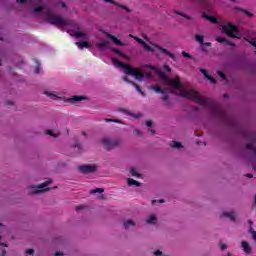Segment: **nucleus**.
Masks as SVG:
<instances>
[{
    "mask_svg": "<svg viewBox=\"0 0 256 256\" xmlns=\"http://www.w3.org/2000/svg\"><path fill=\"white\" fill-rule=\"evenodd\" d=\"M158 203H164V201L163 200H159Z\"/></svg>",
    "mask_w": 256,
    "mask_h": 256,
    "instance_id": "0e129e2a",
    "label": "nucleus"
},
{
    "mask_svg": "<svg viewBox=\"0 0 256 256\" xmlns=\"http://www.w3.org/2000/svg\"><path fill=\"white\" fill-rule=\"evenodd\" d=\"M164 69H165V71H171V67H169V66H164Z\"/></svg>",
    "mask_w": 256,
    "mask_h": 256,
    "instance_id": "09e8293b",
    "label": "nucleus"
},
{
    "mask_svg": "<svg viewBox=\"0 0 256 256\" xmlns=\"http://www.w3.org/2000/svg\"><path fill=\"white\" fill-rule=\"evenodd\" d=\"M234 9H235V11H241L242 13H243V11H245V9L239 8V7H235Z\"/></svg>",
    "mask_w": 256,
    "mask_h": 256,
    "instance_id": "a18cd8bd",
    "label": "nucleus"
},
{
    "mask_svg": "<svg viewBox=\"0 0 256 256\" xmlns=\"http://www.w3.org/2000/svg\"><path fill=\"white\" fill-rule=\"evenodd\" d=\"M73 37H82V39H89V36L87 35V32H78L73 34Z\"/></svg>",
    "mask_w": 256,
    "mask_h": 256,
    "instance_id": "393cba45",
    "label": "nucleus"
},
{
    "mask_svg": "<svg viewBox=\"0 0 256 256\" xmlns=\"http://www.w3.org/2000/svg\"><path fill=\"white\" fill-rule=\"evenodd\" d=\"M246 177H248L249 179L253 178V174H246Z\"/></svg>",
    "mask_w": 256,
    "mask_h": 256,
    "instance_id": "603ef678",
    "label": "nucleus"
},
{
    "mask_svg": "<svg viewBox=\"0 0 256 256\" xmlns=\"http://www.w3.org/2000/svg\"><path fill=\"white\" fill-rule=\"evenodd\" d=\"M135 225H136V222L131 219H127L123 223L124 229H131V227H135Z\"/></svg>",
    "mask_w": 256,
    "mask_h": 256,
    "instance_id": "2eb2a0df",
    "label": "nucleus"
},
{
    "mask_svg": "<svg viewBox=\"0 0 256 256\" xmlns=\"http://www.w3.org/2000/svg\"><path fill=\"white\" fill-rule=\"evenodd\" d=\"M170 146L172 147V149H181L183 148V145L181 144V142H177V141H173Z\"/></svg>",
    "mask_w": 256,
    "mask_h": 256,
    "instance_id": "a878e982",
    "label": "nucleus"
},
{
    "mask_svg": "<svg viewBox=\"0 0 256 256\" xmlns=\"http://www.w3.org/2000/svg\"><path fill=\"white\" fill-rule=\"evenodd\" d=\"M79 209H83V206H77L76 210L79 211Z\"/></svg>",
    "mask_w": 256,
    "mask_h": 256,
    "instance_id": "4d7b16f0",
    "label": "nucleus"
},
{
    "mask_svg": "<svg viewBox=\"0 0 256 256\" xmlns=\"http://www.w3.org/2000/svg\"><path fill=\"white\" fill-rule=\"evenodd\" d=\"M133 39H135V41L140 43V45H142V47L145 49V51H150L152 53H155L156 49H159V51H162V53H164V55H167L170 59H173V60L176 59L175 54L169 52L167 49H165L157 44L149 45L145 41H143V39L137 38V37H133Z\"/></svg>",
    "mask_w": 256,
    "mask_h": 256,
    "instance_id": "20e7f679",
    "label": "nucleus"
},
{
    "mask_svg": "<svg viewBox=\"0 0 256 256\" xmlns=\"http://www.w3.org/2000/svg\"><path fill=\"white\" fill-rule=\"evenodd\" d=\"M96 47L99 49V51H103L104 49L109 48V42L106 39H100L96 43Z\"/></svg>",
    "mask_w": 256,
    "mask_h": 256,
    "instance_id": "ddd939ff",
    "label": "nucleus"
},
{
    "mask_svg": "<svg viewBox=\"0 0 256 256\" xmlns=\"http://www.w3.org/2000/svg\"><path fill=\"white\" fill-rule=\"evenodd\" d=\"M127 183L130 187H140L141 183H139L137 180H134L132 178H128Z\"/></svg>",
    "mask_w": 256,
    "mask_h": 256,
    "instance_id": "aec40b11",
    "label": "nucleus"
},
{
    "mask_svg": "<svg viewBox=\"0 0 256 256\" xmlns=\"http://www.w3.org/2000/svg\"><path fill=\"white\" fill-rule=\"evenodd\" d=\"M44 95L50 97V99H53L54 101H57V99H61V92L57 91H45Z\"/></svg>",
    "mask_w": 256,
    "mask_h": 256,
    "instance_id": "f8f14e48",
    "label": "nucleus"
},
{
    "mask_svg": "<svg viewBox=\"0 0 256 256\" xmlns=\"http://www.w3.org/2000/svg\"><path fill=\"white\" fill-rule=\"evenodd\" d=\"M162 99L163 101H167L169 99V96H167V94H163Z\"/></svg>",
    "mask_w": 256,
    "mask_h": 256,
    "instance_id": "a19ab883",
    "label": "nucleus"
},
{
    "mask_svg": "<svg viewBox=\"0 0 256 256\" xmlns=\"http://www.w3.org/2000/svg\"><path fill=\"white\" fill-rule=\"evenodd\" d=\"M33 253H34V250H33V249H28V250L26 251V255H33Z\"/></svg>",
    "mask_w": 256,
    "mask_h": 256,
    "instance_id": "58836bf2",
    "label": "nucleus"
},
{
    "mask_svg": "<svg viewBox=\"0 0 256 256\" xmlns=\"http://www.w3.org/2000/svg\"><path fill=\"white\" fill-rule=\"evenodd\" d=\"M130 85H133L134 87H136V91H138V93L145 96V93L143 91H141V88L139 86H137V84H135V82H130Z\"/></svg>",
    "mask_w": 256,
    "mask_h": 256,
    "instance_id": "cd10ccee",
    "label": "nucleus"
},
{
    "mask_svg": "<svg viewBox=\"0 0 256 256\" xmlns=\"http://www.w3.org/2000/svg\"><path fill=\"white\" fill-rule=\"evenodd\" d=\"M220 219H230V221H235V219H237V214L233 211H224L220 214Z\"/></svg>",
    "mask_w": 256,
    "mask_h": 256,
    "instance_id": "9b49d317",
    "label": "nucleus"
},
{
    "mask_svg": "<svg viewBox=\"0 0 256 256\" xmlns=\"http://www.w3.org/2000/svg\"><path fill=\"white\" fill-rule=\"evenodd\" d=\"M218 75H219V77H221V79H222L223 81H225L226 77H225V75H224L223 73L218 72Z\"/></svg>",
    "mask_w": 256,
    "mask_h": 256,
    "instance_id": "ea45409f",
    "label": "nucleus"
},
{
    "mask_svg": "<svg viewBox=\"0 0 256 256\" xmlns=\"http://www.w3.org/2000/svg\"><path fill=\"white\" fill-rule=\"evenodd\" d=\"M90 193L92 195H94V193H103V189L102 188H96L94 190H91Z\"/></svg>",
    "mask_w": 256,
    "mask_h": 256,
    "instance_id": "473e14b6",
    "label": "nucleus"
},
{
    "mask_svg": "<svg viewBox=\"0 0 256 256\" xmlns=\"http://www.w3.org/2000/svg\"><path fill=\"white\" fill-rule=\"evenodd\" d=\"M146 223H148V225H155L157 223V217H155V215L148 217Z\"/></svg>",
    "mask_w": 256,
    "mask_h": 256,
    "instance_id": "4be33fe9",
    "label": "nucleus"
},
{
    "mask_svg": "<svg viewBox=\"0 0 256 256\" xmlns=\"http://www.w3.org/2000/svg\"><path fill=\"white\" fill-rule=\"evenodd\" d=\"M243 11V13L245 14V15H247V17H250V18H252L253 16H254V14L253 13H251L249 10H242Z\"/></svg>",
    "mask_w": 256,
    "mask_h": 256,
    "instance_id": "72a5a7b5",
    "label": "nucleus"
},
{
    "mask_svg": "<svg viewBox=\"0 0 256 256\" xmlns=\"http://www.w3.org/2000/svg\"><path fill=\"white\" fill-rule=\"evenodd\" d=\"M104 3H111V5H116L117 7H121V9H124L125 11H131L129 10V8H127V6L125 5H121L119 3H117L115 0H103Z\"/></svg>",
    "mask_w": 256,
    "mask_h": 256,
    "instance_id": "dca6fc26",
    "label": "nucleus"
},
{
    "mask_svg": "<svg viewBox=\"0 0 256 256\" xmlns=\"http://www.w3.org/2000/svg\"><path fill=\"white\" fill-rule=\"evenodd\" d=\"M49 185H51V181H46L38 186H30L28 188V193L30 195H35L37 193H41L42 191H48L49 189H47V187H49Z\"/></svg>",
    "mask_w": 256,
    "mask_h": 256,
    "instance_id": "0eeeda50",
    "label": "nucleus"
},
{
    "mask_svg": "<svg viewBox=\"0 0 256 256\" xmlns=\"http://www.w3.org/2000/svg\"><path fill=\"white\" fill-rule=\"evenodd\" d=\"M147 67L157 72L162 83L166 87H169L171 93H175V95H179L180 97H184L185 99H190V101H194L195 103L202 105V107H211V100L205 99V97L201 96L199 92L195 90L183 89V85L179 80V76H176L175 79L173 80L169 78L167 75H165V73L162 72V70L157 69L155 66H147Z\"/></svg>",
    "mask_w": 256,
    "mask_h": 256,
    "instance_id": "f257e3e1",
    "label": "nucleus"
},
{
    "mask_svg": "<svg viewBox=\"0 0 256 256\" xmlns=\"http://www.w3.org/2000/svg\"><path fill=\"white\" fill-rule=\"evenodd\" d=\"M76 147H79V144H76Z\"/></svg>",
    "mask_w": 256,
    "mask_h": 256,
    "instance_id": "774afa93",
    "label": "nucleus"
},
{
    "mask_svg": "<svg viewBox=\"0 0 256 256\" xmlns=\"http://www.w3.org/2000/svg\"><path fill=\"white\" fill-rule=\"evenodd\" d=\"M150 89H153L155 91V93H163V91H161V88L159 86H151Z\"/></svg>",
    "mask_w": 256,
    "mask_h": 256,
    "instance_id": "c85d7f7f",
    "label": "nucleus"
},
{
    "mask_svg": "<svg viewBox=\"0 0 256 256\" xmlns=\"http://www.w3.org/2000/svg\"><path fill=\"white\" fill-rule=\"evenodd\" d=\"M76 45L79 49H89L91 47V43L87 41L76 42Z\"/></svg>",
    "mask_w": 256,
    "mask_h": 256,
    "instance_id": "6ab92c4d",
    "label": "nucleus"
},
{
    "mask_svg": "<svg viewBox=\"0 0 256 256\" xmlns=\"http://www.w3.org/2000/svg\"><path fill=\"white\" fill-rule=\"evenodd\" d=\"M219 247H220L221 251H225V250L227 249V244L221 242V243L219 244Z\"/></svg>",
    "mask_w": 256,
    "mask_h": 256,
    "instance_id": "c9c22d12",
    "label": "nucleus"
},
{
    "mask_svg": "<svg viewBox=\"0 0 256 256\" xmlns=\"http://www.w3.org/2000/svg\"><path fill=\"white\" fill-rule=\"evenodd\" d=\"M154 203H157V200H153V201H152V205H153Z\"/></svg>",
    "mask_w": 256,
    "mask_h": 256,
    "instance_id": "e2e57ef3",
    "label": "nucleus"
},
{
    "mask_svg": "<svg viewBox=\"0 0 256 256\" xmlns=\"http://www.w3.org/2000/svg\"><path fill=\"white\" fill-rule=\"evenodd\" d=\"M17 1V3H25V1H27V0H16Z\"/></svg>",
    "mask_w": 256,
    "mask_h": 256,
    "instance_id": "5fc2aeb1",
    "label": "nucleus"
},
{
    "mask_svg": "<svg viewBox=\"0 0 256 256\" xmlns=\"http://www.w3.org/2000/svg\"><path fill=\"white\" fill-rule=\"evenodd\" d=\"M112 63L117 69H123V73H125V75H132V77H135L137 81H143V78L145 77L143 71L137 68H133L125 63H122L115 58H112Z\"/></svg>",
    "mask_w": 256,
    "mask_h": 256,
    "instance_id": "7ed1b4c3",
    "label": "nucleus"
},
{
    "mask_svg": "<svg viewBox=\"0 0 256 256\" xmlns=\"http://www.w3.org/2000/svg\"><path fill=\"white\" fill-rule=\"evenodd\" d=\"M247 148H248V149H253V144H248V145H247Z\"/></svg>",
    "mask_w": 256,
    "mask_h": 256,
    "instance_id": "864d4df0",
    "label": "nucleus"
},
{
    "mask_svg": "<svg viewBox=\"0 0 256 256\" xmlns=\"http://www.w3.org/2000/svg\"><path fill=\"white\" fill-rule=\"evenodd\" d=\"M215 39L218 43H229L225 38L216 37Z\"/></svg>",
    "mask_w": 256,
    "mask_h": 256,
    "instance_id": "2f4dec72",
    "label": "nucleus"
},
{
    "mask_svg": "<svg viewBox=\"0 0 256 256\" xmlns=\"http://www.w3.org/2000/svg\"><path fill=\"white\" fill-rule=\"evenodd\" d=\"M99 143H101L105 149H115V147H119V145H121V140L103 137L99 140Z\"/></svg>",
    "mask_w": 256,
    "mask_h": 256,
    "instance_id": "423d86ee",
    "label": "nucleus"
},
{
    "mask_svg": "<svg viewBox=\"0 0 256 256\" xmlns=\"http://www.w3.org/2000/svg\"><path fill=\"white\" fill-rule=\"evenodd\" d=\"M134 134H135V135H139L140 137H141V135H143V133H142L141 130H139V129H135V130H134Z\"/></svg>",
    "mask_w": 256,
    "mask_h": 256,
    "instance_id": "4c0bfd02",
    "label": "nucleus"
},
{
    "mask_svg": "<svg viewBox=\"0 0 256 256\" xmlns=\"http://www.w3.org/2000/svg\"><path fill=\"white\" fill-rule=\"evenodd\" d=\"M110 51H112L113 53H116V55H119L120 57H122V59H129V56L125 55L120 50H117L115 48H110Z\"/></svg>",
    "mask_w": 256,
    "mask_h": 256,
    "instance_id": "412c9836",
    "label": "nucleus"
},
{
    "mask_svg": "<svg viewBox=\"0 0 256 256\" xmlns=\"http://www.w3.org/2000/svg\"><path fill=\"white\" fill-rule=\"evenodd\" d=\"M35 13H44L48 23H51L52 25H69V23H71L70 21L68 20H65L63 19V17L53 13V11L51 9H45V7L43 6H39V7H36L34 9Z\"/></svg>",
    "mask_w": 256,
    "mask_h": 256,
    "instance_id": "f03ea898",
    "label": "nucleus"
},
{
    "mask_svg": "<svg viewBox=\"0 0 256 256\" xmlns=\"http://www.w3.org/2000/svg\"><path fill=\"white\" fill-rule=\"evenodd\" d=\"M253 153H254V155H256V150L255 149H253Z\"/></svg>",
    "mask_w": 256,
    "mask_h": 256,
    "instance_id": "69168bd1",
    "label": "nucleus"
},
{
    "mask_svg": "<svg viewBox=\"0 0 256 256\" xmlns=\"http://www.w3.org/2000/svg\"><path fill=\"white\" fill-rule=\"evenodd\" d=\"M194 38L197 43H200V45H203L205 41V36L196 34Z\"/></svg>",
    "mask_w": 256,
    "mask_h": 256,
    "instance_id": "b1692460",
    "label": "nucleus"
},
{
    "mask_svg": "<svg viewBox=\"0 0 256 256\" xmlns=\"http://www.w3.org/2000/svg\"><path fill=\"white\" fill-rule=\"evenodd\" d=\"M202 45H205L206 47H211V42H206V43L203 42Z\"/></svg>",
    "mask_w": 256,
    "mask_h": 256,
    "instance_id": "de8ad7c7",
    "label": "nucleus"
},
{
    "mask_svg": "<svg viewBox=\"0 0 256 256\" xmlns=\"http://www.w3.org/2000/svg\"><path fill=\"white\" fill-rule=\"evenodd\" d=\"M130 173L132 177H141V174H139V172H137V169L135 168H131Z\"/></svg>",
    "mask_w": 256,
    "mask_h": 256,
    "instance_id": "bb28decb",
    "label": "nucleus"
},
{
    "mask_svg": "<svg viewBox=\"0 0 256 256\" xmlns=\"http://www.w3.org/2000/svg\"><path fill=\"white\" fill-rule=\"evenodd\" d=\"M119 111H121V113H124V115H127V117H129L130 119H141V117H143V114H141L140 112L135 113L123 108H120Z\"/></svg>",
    "mask_w": 256,
    "mask_h": 256,
    "instance_id": "1a4fd4ad",
    "label": "nucleus"
},
{
    "mask_svg": "<svg viewBox=\"0 0 256 256\" xmlns=\"http://www.w3.org/2000/svg\"><path fill=\"white\" fill-rule=\"evenodd\" d=\"M203 18L207 19V21H210L211 23H219V21L217 20V18H215V16H209L207 14H203Z\"/></svg>",
    "mask_w": 256,
    "mask_h": 256,
    "instance_id": "5701e85b",
    "label": "nucleus"
},
{
    "mask_svg": "<svg viewBox=\"0 0 256 256\" xmlns=\"http://www.w3.org/2000/svg\"><path fill=\"white\" fill-rule=\"evenodd\" d=\"M35 73H39V68H36Z\"/></svg>",
    "mask_w": 256,
    "mask_h": 256,
    "instance_id": "13d9d810",
    "label": "nucleus"
},
{
    "mask_svg": "<svg viewBox=\"0 0 256 256\" xmlns=\"http://www.w3.org/2000/svg\"><path fill=\"white\" fill-rule=\"evenodd\" d=\"M151 125H153V123L151 121H146V126L147 127H151Z\"/></svg>",
    "mask_w": 256,
    "mask_h": 256,
    "instance_id": "49530a36",
    "label": "nucleus"
},
{
    "mask_svg": "<svg viewBox=\"0 0 256 256\" xmlns=\"http://www.w3.org/2000/svg\"><path fill=\"white\" fill-rule=\"evenodd\" d=\"M229 45H231L232 47H235V44H233V43H229Z\"/></svg>",
    "mask_w": 256,
    "mask_h": 256,
    "instance_id": "680f3d73",
    "label": "nucleus"
},
{
    "mask_svg": "<svg viewBox=\"0 0 256 256\" xmlns=\"http://www.w3.org/2000/svg\"><path fill=\"white\" fill-rule=\"evenodd\" d=\"M62 7H65V3L62 4Z\"/></svg>",
    "mask_w": 256,
    "mask_h": 256,
    "instance_id": "338daca9",
    "label": "nucleus"
},
{
    "mask_svg": "<svg viewBox=\"0 0 256 256\" xmlns=\"http://www.w3.org/2000/svg\"><path fill=\"white\" fill-rule=\"evenodd\" d=\"M0 247H7V244H5V243H0Z\"/></svg>",
    "mask_w": 256,
    "mask_h": 256,
    "instance_id": "6e6d98bb",
    "label": "nucleus"
},
{
    "mask_svg": "<svg viewBox=\"0 0 256 256\" xmlns=\"http://www.w3.org/2000/svg\"><path fill=\"white\" fill-rule=\"evenodd\" d=\"M198 3H200V5H205V3H207V0H198Z\"/></svg>",
    "mask_w": 256,
    "mask_h": 256,
    "instance_id": "37998d69",
    "label": "nucleus"
},
{
    "mask_svg": "<svg viewBox=\"0 0 256 256\" xmlns=\"http://www.w3.org/2000/svg\"><path fill=\"white\" fill-rule=\"evenodd\" d=\"M182 56L185 57L186 59H191V56L189 55V53L185 51L182 52Z\"/></svg>",
    "mask_w": 256,
    "mask_h": 256,
    "instance_id": "e433bc0d",
    "label": "nucleus"
},
{
    "mask_svg": "<svg viewBox=\"0 0 256 256\" xmlns=\"http://www.w3.org/2000/svg\"><path fill=\"white\" fill-rule=\"evenodd\" d=\"M200 73H202V75H204L205 79H208V81H210V83L215 84L217 81L215 80V78L209 76V74H207V70L205 69H200Z\"/></svg>",
    "mask_w": 256,
    "mask_h": 256,
    "instance_id": "a211bd4d",
    "label": "nucleus"
},
{
    "mask_svg": "<svg viewBox=\"0 0 256 256\" xmlns=\"http://www.w3.org/2000/svg\"><path fill=\"white\" fill-rule=\"evenodd\" d=\"M152 135H155V130H151Z\"/></svg>",
    "mask_w": 256,
    "mask_h": 256,
    "instance_id": "bf43d9fd",
    "label": "nucleus"
},
{
    "mask_svg": "<svg viewBox=\"0 0 256 256\" xmlns=\"http://www.w3.org/2000/svg\"><path fill=\"white\" fill-rule=\"evenodd\" d=\"M122 80H124L126 83H133V81H129V79L127 77H123Z\"/></svg>",
    "mask_w": 256,
    "mask_h": 256,
    "instance_id": "79ce46f5",
    "label": "nucleus"
},
{
    "mask_svg": "<svg viewBox=\"0 0 256 256\" xmlns=\"http://www.w3.org/2000/svg\"><path fill=\"white\" fill-rule=\"evenodd\" d=\"M241 247L245 253V255H251V246L249 245V243H247V241H242Z\"/></svg>",
    "mask_w": 256,
    "mask_h": 256,
    "instance_id": "4468645a",
    "label": "nucleus"
},
{
    "mask_svg": "<svg viewBox=\"0 0 256 256\" xmlns=\"http://www.w3.org/2000/svg\"><path fill=\"white\" fill-rule=\"evenodd\" d=\"M225 256H233V255H231V253H227Z\"/></svg>",
    "mask_w": 256,
    "mask_h": 256,
    "instance_id": "052dcab7",
    "label": "nucleus"
},
{
    "mask_svg": "<svg viewBox=\"0 0 256 256\" xmlns=\"http://www.w3.org/2000/svg\"><path fill=\"white\" fill-rule=\"evenodd\" d=\"M87 99V97L85 96H72L68 99H65V103H67V105H72L73 107H77V105H79V103H81V101H85Z\"/></svg>",
    "mask_w": 256,
    "mask_h": 256,
    "instance_id": "6e6552de",
    "label": "nucleus"
},
{
    "mask_svg": "<svg viewBox=\"0 0 256 256\" xmlns=\"http://www.w3.org/2000/svg\"><path fill=\"white\" fill-rule=\"evenodd\" d=\"M176 15H181L182 17H184L185 19H191V17H189V16H187V15H185V14H183V13H181V12H179V11H175L174 12Z\"/></svg>",
    "mask_w": 256,
    "mask_h": 256,
    "instance_id": "f704fd0d",
    "label": "nucleus"
},
{
    "mask_svg": "<svg viewBox=\"0 0 256 256\" xmlns=\"http://www.w3.org/2000/svg\"><path fill=\"white\" fill-rule=\"evenodd\" d=\"M108 39H111L113 41V43H115V45H119L120 47H123V45H125L124 43L121 42V40L117 39V37L107 33L106 34Z\"/></svg>",
    "mask_w": 256,
    "mask_h": 256,
    "instance_id": "f3484780",
    "label": "nucleus"
},
{
    "mask_svg": "<svg viewBox=\"0 0 256 256\" xmlns=\"http://www.w3.org/2000/svg\"><path fill=\"white\" fill-rule=\"evenodd\" d=\"M252 237H253V239H255V241H256V232H255V231L252 232Z\"/></svg>",
    "mask_w": 256,
    "mask_h": 256,
    "instance_id": "3c124183",
    "label": "nucleus"
},
{
    "mask_svg": "<svg viewBox=\"0 0 256 256\" xmlns=\"http://www.w3.org/2000/svg\"><path fill=\"white\" fill-rule=\"evenodd\" d=\"M54 256H63V253H61V252H56V253L54 254Z\"/></svg>",
    "mask_w": 256,
    "mask_h": 256,
    "instance_id": "8fccbe9b",
    "label": "nucleus"
},
{
    "mask_svg": "<svg viewBox=\"0 0 256 256\" xmlns=\"http://www.w3.org/2000/svg\"><path fill=\"white\" fill-rule=\"evenodd\" d=\"M105 121L106 123H121V120H117V119L106 118Z\"/></svg>",
    "mask_w": 256,
    "mask_h": 256,
    "instance_id": "c756f323",
    "label": "nucleus"
},
{
    "mask_svg": "<svg viewBox=\"0 0 256 256\" xmlns=\"http://www.w3.org/2000/svg\"><path fill=\"white\" fill-rule=\"evenodd\" d=\"M80 173H94V171H97L96 165H83L79 166Z\"/></svg>",
    "mask_w": 256,
    "mask_h": 256,
    "instance_id": "9d476101",
    "label": "nucleus"
},
{
    "mask_svg": "<svg viewBox=\"0 0 256 256\" xmlns=\"http://www.w3.org/2000/svg\"><path fill=\"white\" fill-rule=\"evenodd\" d=\"M47 135H50L51 137L57 138L59 137V134L53 133L51 130L46 131Z\"/></svg>",
    "mask_w": 256,
    "mask_h": 256,
    "instance_id": "7c9ffc66",
    "label": "nucleus"
},
{
    "mask_svg": "<svg viewBox=\"0 0 256 256\" xmlns=\"http://www.w3.org/2000/svg\"><path fill=\"white\" fill-rule=\"evenodd\" d=\"M222 33H226L228 37L239 39V28H237L233 23H228L222 26Z\"/></svg>",
    "mask_w": 256,
    "mask_h": 256,
    "instance_id": "39448f33",
    "label": "nucleus"
},
{
    "mask_svg": "<svg viewBox=\"0 0 256 256\" xmlns=\"http://www.w3.org/2000/svg\"><path fill=\"white\" fill-rule=\"evenodd\" d=\"M1 256H7V250L3 249L1 252Z\"/></svg>",
    "mask_w": 256,
    "mask_h": 256,
    "instance_id": "c03bdc74",
    "label": "nucleus"
}]
</instances>
